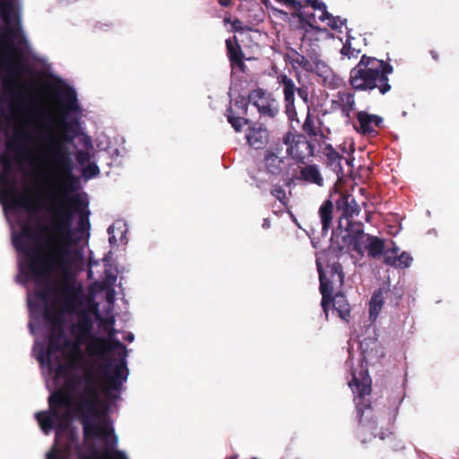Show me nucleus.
Masks as SVG:
<instances>
[{"label": "nucleus", "mask_w": 459, "mask_h": 459, "mask_svg": "<svg viewBox=\"0 0 459 459\" xmlns=\"http://www.w3.org/2000/svg\"><path fill=\"white\" fill-rule=\"evenodd\" d=\"M62 112L56 117L59 131H50L43 138V145L38 152L37 160L60 182L59 194L65 201L59 203L52 210L50 226L39 225L45 234L43 247L56 253L50 262L70 265L71 246L74 243L72 228L74 213L88 207V202L79 195L69 196V192L75 191L78 178L74 175V164L69 151L71 144L79 134V123L68 121L66 117L79 110L77 94L74 88L67 86L57 94ZM46 265L49 261H45Z\"/></svg>", "instance_id": "f257e3e1"}, {"label": "nucleus", "mask_w": 459, "mask_h": 459, "mask_svg": "<svg viewBox=\"0 0 459 459\" xmlns=\"http://www.w3.org/2000/svg\"><path fill=\"white\" fill-rule=\"evenodd\" d=\"M21 38V17L16 0H0V80L3 85V99L14 100L20 94L16 88L17 77L23 72L20 56L11 59L9 49L17 51L11 40Z\"/></svg>", "instance_id": "f03ea898"}, {"label": "nucleus", "mask_w": 459, "mask_h": 459, "mask_svg": "<svg viewBox=\"0 0 459 459\" xmlns=\"http://www.w3.org/2000/svg\"><path fill=\"white\" fill-rule=\"evenodd\" d=\"M93 327V321L90 315L85 311H81L78 314L77 322L71 327V333L79 339H89L86 343L88 354L104 360V362L99 364V369L103 373L104 379L102 390L107 398L116 399L117 396L113 394V391L119 392L128 376L126 362L125 359H122L116 364L111 374L112 361L108 358V355L114 346L108 339L94 335Z\"/></svg>", "instance_id": "7ed1b4c3"}, {"label": "nucleus", "mask_w": 459, "mask_h": 459, "mask_svg": "<svg viewBox=\"0 0 459 459\" xmlns=\"http://www.w3.org/2000/svg\"><path fill=\"white\" fill-rule=\"evenodd\" d=\"M393 73L390 62L362 55L350 72L349 83L354 91L371 92L377 90L385 95L392 90L388 76Z\"/></svg>", "instance_id": "20e7f679"}, {"label": "nucleus", "mask_w": 459, "mask_h": 459, "mask_svg": "<svg viewBox=\"0 0 459 459\" xmlns=\"http://www.w3.org/2000/svg\"><path fill=\"white\" fill-rule=\"evenodd\" d=\"M101 404L102 402H98L82 394L78 395L73 411L80 420L85 440L92 438L108 439V437L114 435L113 428L104 416L108 406L102 411L99 410Z\"/></svg>", "instance_id": "39448f33"}, {"label": "nucleus", "mask_w": 459, "mask_h": 459, "mask_svg": "<svg viewBox=\"0 0 459 459\" xmlns=\"http://www.w3.org/2000/svg\"><path fill=\"white\" fill-rule=\"evenodd\" d=\"M72 404V396L64 390H56L48 397L49 410L48 411H38L35 418L46 434L56 429V441L63 438L64 434L76 431L77 429L72 425V416L66 411L60 413L59 409L68 408Z\"/></svg>", "instance_id": "423d86ee"}, {"label": "nucleus", "mask_w": 459, "mask_h": 459, "mask_svg": "<svg viewBox=\"0 0 459 459\" xmlns=\"http://www.w3.org/2000/svg\"><path fill=\"white\" fill-rule=\"evenodd\" d=\"M349 385L351 388L354 385L356 387L355 392L358 393V395L354 397V403L359 428V437L369 432L373 437H379L381 440H395V436L391 430L385 429V431H383L378 429L379 419L382 420L383 417L376 415L375 409L372 407L369 399L367 398L371 393L370 385L360 383L355 376Z\"/></svg>", "instance_id": "0eeeda50"}, {"label": "nucleus", "mask_w": 459, "mask_h": 459, "mask_svg": "<svg viewBox=\"0 0 459 459\" xmlns=\"http://www.w3.org/2000/svg\"><path fill=\"white\" fill-rule=\"evenodd\" d=\"M41 237L45 238V234L41 232L39 229V232L34 233L33 229L30 225H24L22 230V233L15 235L13 238V243L14 247L18 252L23 253L29 258V262L27 264L28 271L37 279L46 278L53 273L56 267L65 268V265L64 264H58L56 262H49L48 265H46L45 261H50L53 257L56 256V253L48 251L49 254L46 257L40 256L38 253L31 251L26 241V238H40Z\"/></svg>", "instance_id": "6e6552de"}, {"label": "nucleus", "mask_w": 459, "mask_h": 459, "mask_svg": "<svg viewBox=\"0 0 459 459\" xmlns=\"http://www.w3.org/2000/svg\"><path fill=\"white\" fill-rule=\"evenodd\" d=\"M13 170V158L8 153L3 152L0 156V202L6 206L12 199L9 207L13 210L17 208L39 210L40 206L30 195L16 196L15 183L9 178Z\"/></svg>", "instance_id": "1a4fd4ad"}, {"label": "nucleus", "mask_w": 459, "mask_h": 459, "mask_svg": "<svg viewBox=\"0 0 459 459\" xmlns=\"http://www.w3.org/2000/svg\"><path fill=\"white\" fill-rule=\"evenodd\" d=\"M21 76L17 77L16 88L20 91V94L14 99L10 100L3 99V92L0 96V101L5 102L9 106V113L5 117L8 126H13V132L12 135L6 134L5 147L8 151L13 152H22L24 151L25 144L28 140L26 129L22 126L17 117V111L23 110V97L25 94V86L21 83Z\"/></svg>", "instance_id": "9d476101"}, {"label": "nucleus", "mask_w": 459, "mask_h": 459, "mask_svg": "<svg viewBox=\"0 0 459 459\" xmlns=\"http://www.w3.org/2000/svg\"><path fill=\"white\" fill-rule=\"evenodd\" d=\"M319 273L320 293L322 295L321 306L325 316H328L330 309V293H333L335 288H342L344 283V273L342 265L339 262H334L327 265V273L324 272L322 266L317 264Z\"/></svg>", "instance_id": "9b49d317"}, {"label": "nucleus", "mask_w": 459, "mask_h": 459, "mask_svg": "<svg viewBox=\"0 0 459 459\" xmlns=\"http://www.w3.org/2000/svg\"><path fill=\"white\" fill-rule=\"evenodd\" d=\"M281 142L286 145V153L298 164H306L315 156V145L305 135L288 131L282 135Z\"/></svg>", "instance_id": "f8f14e48"}, {"label": "nucleus", "mask_w": 459, "mask_h": 459, "mask_svg": "<svg viewBox=\"0 0 459 459\" xmlns=\"http://www.w3.org/2000/svg\"><path fill=\"white\" fill-rule=\"evenodd\" d=\"M248 101L257 108L261 117L274 118L280 112L278 101L271 92L264 89L251 90L248 93Z\"/></svg>", "instance_id": "ddd939ff"}, {"label": "nucleus", "mask_w": 459, "mask_h": 459, "mask_svg": "<svg viewBox=\"0 0 459 459\" xmlns=\"http://www.w3.org/2000/svg\"><path fill=\"white\" fill-rule=\"evenodd\" d=\"M71 344L65 333L64 327L50 329L48 347L39 354L38 359L41 364L50 365L53 357L57 353L67 349Z\"/></svg>", "instance_id": "4468645a"}, {"label": "nucleus", "mask_w": 459, "mask_h": 459, "mask_svg": "<svg viewBox=\"0 0 459 459\" xmlns=\"http://www.w3.org/2000/svg\"><path fill=\"white\" fill-rule=\"evenodd\" d=\"M249 104L248 97L239 95L226 110L227 120L236 132H240L244 126L250 123V120L246 117Z\"/></svg>", "instance_id": "2eb2a0df"}, {"label": "nucleus", "mask_w": 459, "mask_h": 459, "mask_svg": "<svg viewBox=\"0 0 459 459\" xmlns=\"http://www.w3.org/2000/svg\"><path fill=\"white\" fill-rule=\"evenodd\" d=\"M342 230L347 232L342 238L343 241L351 250L359 255H363L365 246L368 242V237L370 236L364 232L363 224L359 221H348L347 225L343 226Z\"/></svg>", "instance_id": "dca6fc26"}, {"label": "nucleus", "mask_w": 459, "mask_h": 459, "mask_svg": "<svg viewBox=\"0 0 459 459\" xmlns=\"http://www.w3.org/2000/svg\"><path fill=\"white\" fill-rule=\"evenodd\" d=\"M309 73L321 78L322 85L331 90L338 89L342 83V78L335 74L317 53H314L312 71H309Z\"/></svg>", "instance_id": "f3484780"}, {"label": "nucleus", "mask_w": 459, "mask_h": 459, "mask_svg": "<svg viewBox=\"0 0 459 459\" xmlns=\"http://www.w3.org/2000/svg\"><path fill=\"white\" fill-rule=\"evenodd\" d=\"M278 80L282 87L285 114L290 121L299 123L295 106V93L298 87L295 85L294 81L285 74H281Z\"/></svg>", "instance_id": "a211bd4d"}, {"label": "nucleus", "mask_w": 459, "mask_h": 459, "mask_svg": "<svg viewBox=\"0 0 459 459\" xmlns=\"http://www.w3.org/2000/svg\"><path fill=\"white\" fill-rule=\"evenodd\" d=\"M335 205L336 210L342 212L338 223L340 230H342L348 221H352L351 219L354 216H358L360 212V207L352 195L341 193L335 202Z\"/></svg>", "instance_id": "6ab92c4d"}, {"label": "nucleus", "mask_w": 459, "mask_h": 459, "mask_svg": "<svg viewBox=\"0 0 459 459\" xmlns=\"http://www.w3.org/2000/svg\"><path fill=\"white\" fill-rule=\"evenodd\" d=\"M359 127L354 128L363 135L377 136V128L383 127L384 119L378 115L369 114L367 111H359L356 114Z\"/></svg>", "instance_id": "aec40b11"}, {"label": "nucleus", "mask_w": 459, "mask_h": 459, "mask_svg": "<svg viewBox=\"0 0 459 459\" xmlns=\"http://www.w3.org/2000/svg\"><path fill=\"white\" fill-rule=\"evenodd\" d=\"M227 56L229 58L231 68H238L241 72H245L247 67L244 60L245 55L236 36L229 38L225 40Z\"/></svg>", "instance_id": "412c9836"}, {"label": "nucleus", "mask_w": 459, "mask_h": 459, "mask_svg": "<svg viewBox=\"0 0 459 459\" xmlns=\"http://www.w3.org/2000/svg\"><path fill=\"white\" fill-rule=\"evenodd\" d=\"M284 60L291 65L293 70L302 69L309 73V71H312L314 53L305 56L297 49L290 48L284 55Z\"/></svg>", "instance_id": "4be33fe9"}, {"label": "nucleus", "mask_w": 459, "mask_h": 459, "mask_svg": "<svg viewBox=\"0 0 459 459\" xmlns=\"http://www.w3.org/2000/svg\"><path fill=\"white\" fill-rule=\"evenodd\" d=\"M364 360L368 363L377 362L385 356L384 348L376 338H364L360 342Z\"/></svg>", "instance_id": "5701e85b"}, {"label": "nucleus", "mask_w": 459, "mask_h": 459, "mask_svg": "<svg viewBox=\"0 0 459 459\" xmlns=\"http://www.w3.org/2000/svg\"><path fill=\"white\" fill-rule=\"evenodd\" d=\"M246 139L249 146L260 150L269 143V132L264 126L255 124L248 127Z\"/></svg>", "instance_id": "b1692460"}, {"label": "nucleus", "mask_w": 459, "mask_h": 459, "mask_svg": "<svg viewBox=\"0 0 459 459\" xmlns=\"http://www.w3.org/2000/svg\"><path fill=\"white\" fill-rule=\"evenodd\" d=\"M54 446L59 450L60 454L71 457L73 452L80 450L78 431L64 434L63 438L58 441H56V437Z\"/></svg>", "instance_id": "393cba45"}, {"label": "nucleus", "mask_w": 459, "mask_h": 459, "mask_svg": "<svg viewBox=\"0 0 459 459\" xmlns=\"http://www.w3.org/2000/svg\"><path fill=\"white\" fill-rule=\"evenodd\" d=\"M324 123L318 117L311 114L308 109L305 121L301 126L302 131L310 138L319 137L320 139L326 138V135L322 129Z\"/></svg>", "instance_id": "a878e982"}, {"label": "nucleus", "mask_w": 459, "mask_h": 459, "mask_svg": "<svg viewBox=\"0 0 459 459\" xmlns=\"http://www.w3.org/2000/svg\"><path fill=\"white\" fill-rule=\"evenodd\" d=\"M324 154L325 156V166L336 174L338 178L342 176L343 174L342 166L343 156L331 143L325 144Z\"/></svg>", "instance_id": "bb28decb"}, {"label": "nucleus", "mask_w": 459, "mask_h": 459, "mask_svg": "<svg viewBox=\"0 0 459 459\" xmlns=\"http://www.w3.org/2000/svg\"><path fill=\"white\" fill-rule=\"evenodd\" d=\"M330 305H333V308L337 312L340 318L345 322H349L351 317V305L349 304L345 295L339 291L334 296L330 293Z\"/></svg>", "instance_id": "cd10ccee"}, {"label": "nucleus", "mask_w": 459, "mask_h": 459, "mask_svg": "<svg viewBox=\"0 0 459 459\" xmlns=\"http://www.w3.org/2000/svg\"><path fill=\"white\" fill-rule=\"evenodd\" d=\"M304 165V167L300 168L299 176L297 178L308 184H315L322 186L324 185V178L317 165L307 163Z\"/></svg>", "instance_id": "c85d7f7f"}, {"label": "nucleus", "mask_w": 459, "mask_h": 459, "mask_svg": "<svg viewBox=\"0 0 459 459\" xmlns=\"http://www.w3.org/2000/svg\"><path fill=\"white\" fill-rule=\"evenodd\" d=\"M264 161L266 171L271 175L279 176L281 173L284 157H279L273 150H266Z\"/></svg>", "instance_id": "c756f323"}, {"label": "nucleus", "mask_w": 459, "mask_h": 459, "mask_svg": "<svg viewBox=\"0 0 459 459\" xmlns=\"http://www.w3.org/2000/svg\"><path fill=\"white\" fill-rule=\"evenodd\" d=\"M390 292L388 288H379L372 295L369 301V317L375 320L382 310L385 297Z\"/></svg>", "instance_id": "7c9ffc66"}, {"label": "nucleus", "mask_w": 459, "mask_h": 459, "mask_svg": "<svg viewBox=\"0 0 459 459\" xmlns=\"http://www.w3.org/2000/svg\"><path fill=\"white\" fill-rule=\"evenodd\" d=\"M413 261L412 256L407 252H402L398 255H390L389 253H385L384 264L397 269H405L411 266Z\"/></svg>", "instance_id": "2f4dec72"}, {"label": "nucleus", "mask_w": 459, "mask_h": 459, "mask_svg": "<svg viewBox=\"0 0 459 459\" xmlns=\"http://www.w3.org/2000/svg\"><path fill=\"white\" fill-rule=\"evenodd\" d=\"M333 212V204L331 200L327 199L323 203L318 211L323 233H326L332 225Z\"/></svg>", "instance_id": "473e14b6"}, {"label": "nucleus", "mask_w": 459, "mask_h": 459, "mask_svg": "<svg viewBox=\"0 0 459 459\" xmlns=\"http://www.w3.org/2000/svg\"><path fill=\"white\" fill-rule=\"evenodd\" d=\"M52 274V273H50ZM51 275L46 278L37 279L34 276L35 281L38 285L42 284L43 289L36 291V296L44 302H48L50 298L56 293V287L50 283Z\"/></svg>", "instance_id": "72a5a7b5"}, {"label": "nucleus", "mask_w": 459, "mask_h": 459, "mask_svg": "<svg viewBox=\"0 0 459 459\" xmlns=\"http://www.w3.org/2000/svg\"><path fill=\"white\" fill-rule=\"evenodd\" d=\"M340 103V108L342 110V114L347 119L351 118V113L355 108V99L354 94L351 92H338V100Z\"/></svg>", "instance_id": "f704fd0d"}, {"label": "nucleus", "mask_w": 459, "mask_h": 459, "mask_svg": "<svg viewBox=\"0 0 459 459\" xmlns=\"http://www.w3.org/2000/svg\"><path fill=\"white\" fill-rule=\"evenodd\" d=\"M364 249L368 251V256L373 258L385 255V242L382 238L370 235Z\"/></svg>", "instance_id": "c9c22d12"}, {"label": "nucleus", "mask_w": 459, "mask_h": 459, "mask_svg": "<svg viewBox=\"0 0 459 459\" xmlns=\"http://www.w3.org/2000/svg\"><path fill=\"white\" fill-rule=\"evenodd\" d=\"M53 361L51 362L50 368L55 371L56 377H65L74 374V370L78 368V365L74 364L73 360H67V362H61L58 357L56 358V367H52Z\"/></svg>", "instance_id": "e433bc0d"}, {"label": "nucleus", "mask_w": 459, "mask_h": 459, "mask_svg": "<svg viewBox=\"0 0 459 459\" xmlns=\"http://www.w3.org/2000/svg\"><path fill=\"white\" fill-rule=\"evenodd\" d=\"M45 320L50 324V329L64 327L62 315L54 307H46L43 313Z\"/></svg>", "instance_id": "4c0bfd02"}, {"label": "nucleus", "mask_w": 459, "mask_h": 459, "mask_svg": "<svg viewBox=\"0 0 459 459\" xmlns=\"http://www.w3.org/2000/svg\"><path fill=\"white\" fill-rule=\"evenodd\" d=\"M79 218L77 222L76 230L81 234L89 233L91 223H90V211L87 208L81 210L78 212Z\"/></svg>", "instance_id": "58836bf2"}, {"label": "nucleus", "mask_w": 459, "mask_h": 459, "mask_svg": "<svg viewBox=\"0 0 459 459\" xmlns=\"http://www.w3.org/2000/svg\"><path fill=\"white\" fill-rule=\"evenodd\" d=\"M84 341L83 339L77 338V341L71 342L70 346L68 347L69 352H68V360L74 361V364L78 365V361L82 359V351L81 350V343Z\"/></svg>", "instance_id": "ea45409f"}, {"label": "nucleus", "mask_w": 459, "mask_h": 459, "mask_svg": "<svg viewBox=\"0 0 459 459\" xmlns=\"http://www.w3.org/2000/svg\"><path fill=\"white\" fill-rule=\"evenodd\" d=\"M80 385L81 377L74 373L71 376H68L66 378H65L64 388H62L61 390L67 392L72 396L71 393L74 392Z\"/></svg>", "instance_id": "a19ab883"}, {"label": "nucleus", "mask_w": 459, "mask_h": 459, "mask_svg": "<svg viewBox=\"0 0 459 459\" xmlns=\"http://www.w3.org/2000/svg\"><path fill=\"white\" fill-rule=\"evenodd\" d=\"M271 195L275 197L281 204L287 205L288 198L282 186L275 184L271 188Z\"/></svg>", "instance_id": "79ce46f5"}, {"label": "nucleus", "mask_w": 459, "mask_h": 459, "mask_svg": "<svg viewBox=\"0 0 459 459\" xmlns=\"http://www.w3.org/2000/svg\"><path fill=\"white\" fill-rule=\"evenodd\" d=\"M81 394L86 397H91V399L96 400L98 402H102L97 388V385H83V393Z\"/></svg>", "instance_id": "37998d69"}, {"label": "nucleus", "mask_w": 459, "mask_h": 459, "mask_svg": "<svg viewBox=\"0 0 459 459\" xmlns=\"http://www.w3.org/2000/svg\"><path fill=\"white\" fill-rule=\"evenodd\" d=\"M100 169L97 166L96 163H89L83 169H82V176L85 178H92L97 177L100 174Z\"/></svg>", "instance_id": "c03bdc74"}, {"label": "nucleus", "mask_w": 459, "mask_h": 459, "mask_svg": "<svg viewBox=\"0 0 459 459\" xmlns=\"http://www.w3.org/2000/svg\"><path fill=\"white\" fill-rule=\"evenodd\" d=\"M360 53L359 49H356L352 48L348 42H346L342 50L341 54L344 56H347L349 59L351 58H357Z\"/></svg>", "instance_id": "a18cd8bd"}, {"label": "nucleus", "mask_w": 459, "mask_h": 459, "mask_svg": "<svg viewBox=\"0 0 459 459\" xmlns=\"http://www.w3.org/2000/svg\"><path fill=\"white\" fill-rule=\"evenodd\" d=\"M98 459H127L125 453L120 450L105 451Z\"/></svg>", "instance_id": "49530a36"}, {"label": "nucleus", "mask_w": 459, "mask_h": 459, "mask_svg": "<svg viewBox=\"0 0 459 459\" xmlns=\"http://www.w3.org/2000/svg\"><path fill=\"white\" fill-rule=\"evenodd\" d=\"M345 20H342L339 16L332 15L330 20L327 22V25L333 30H340L344 24Z\"/></svg>", "instance_id": "de8ad7c7"}, {"label": "nucleus", "mask_w": 459, "mask_h": 459, "mask_svg": "<svg viewBox=\"0 0 459 459\" xmlns=\"http://www.w3.org/2000/svg\"><path fill=\"white\" fill-rule=\"evenodd\" d=\"M64 297L65 299L69 300L66 303L68 307H70L77 299V295L75 292L68 287L64 289Z\"/></svg>", "instance_id": "09e8293b"}, {"label": "nucleus", "mask_w": 459, "mask_h": 459, "mask_svg": "<svg viewBox=\"0 0 459 459\" xmlns=\"http://www.w3.org/2000/svg\"><path fill=\"white\" fill-rule=\"evenodd\" d=\"M82 379L83 385H98V379L91 370H85Z\"/></svg>", "instance_id": "8fccbe9b"}, {"label": "nucleus", "mask_w": 459, "mask_h": 459, "mask_svg": "<svg viewBox=\"0 0 459 459\" xmlns=\"http://www.w3.org/2000/svg\"><path fill=\"white\" fill-rule=\"evenodd\" d=\"M91 159L89 152L84 150H79L76 152V160L80 165H84Z\"/></svg>", "instance_id": "3c124183"}, {"label": "nucleus", "mask_w": 459, "mask_h": 459, "mask_svg": "<svg viewBox=\"0 0 459 459\" xmlns=\"http://www.w3.org/2000/svg\"><path fill=\"white\" fill-rule=\"evenodd\" d=\"M296 93L304 101V103H308L309 91L307 86L298 87Z\"/></svg>", "instance_id": "603ef678"}, {"label": "nucleus", "mask_w": 459, "mask_h": 459, "mask_svg": "<svg viewBox=\"0 0 459 459\" xmlns=\"http://www.w3.org/2000/svg\"><path fill=\"white\" fill-rule=\"evenodd\" d=\"M70 457H66L65 455L60 454L59 450L53 446L52 449L48 452L47 459H69Z\"/></svg>", "instance_id": "864d4df0"}, {"label": "nucleus", "mask_w": 459, "mask_h": 459, "mask_svg": "<svg viewBox=\"0 0 459 459\" xmlns=\"http://www.w3.org/2000/svg\"><path fill=\"white\" fill-rule=\"evenodd\" d=\"M397 413H398V408L396 406H393L392 408L388 409V412H387L388 423L393 424L395 421Z\"/></svg>", "instance_id": "5fc2aeb1"}, {"label": "nucleus", "mask_w": 459, "mask_h": 459, "mask_svg": "<svg viewBox=\"0 0 459 459\" xmlns=\"http://www.w3.org/2000/svg\"><path fill=\"white\" fill-rule=\"evenodd\" d=\"M232 30L234 32H243L244 28L242 26V22L239 19H235L233 22H231Z\"/></svg>", "instance_id": "6e6d98bb"}, {"label": "nucleus", "mask_w": 459, "mask_h": 459, "mask_svg": "<svg viewBox=\"0 0 459 459\" xmlns=\"http://www.w3.org/2000/svg\"><path fill=\"white\" fill-rule=\"evenodd\" d=\"M278 3L290 6V7H297L299 3L297 0H276Z\"/></svg>", "instance_id": "4d7b16f0"}, {"label": "nucleus", "mask_w": 459, "mask_h": 459, "mask_svg": "<svg viewBox=\"0 0 459 459\" xmlns=\"http://www.w3.org/2000/svg\"><path fill=\"white\" fill-rule=\"evenodd\" d=\"M310 4L315 10L321 11L322 9H326L325 4L323 2H318L317 0L311 1Z\"/></svg>", "instance_id": "13d9d810"}, {"label": "nucleus", "mask_w": 459, "mask_h": 459, "mask_svg": "<svg viewBox=\"0 0 459 459\" xmlns=\"http://www.w3.org/2000/svg\"><path fill=\"white\" fill-rule=\"evenodd\" d=\"M322 12V14L320 15L319 19L322 21V22H328L332 16V14L327 11V8L326 9H322L321 10Z\"/></svg>", "instance_id": "bf43d9fd"}, {"label": "nucleus", "mask_w": 459, "mask_h": 459, "mask_svg": "<svg viewBox=\"0 0 459 459\" xmlns=\"http://www.w3.org/2000/svg\"><path fill=\"white\" fill-rule=\"evenodd\" d=\"M398 251H399V247H396L395 245H394V247L392 248L387 249L386 251H385V253L390 252V255H398Z\"/></svg>", "instance_id": "052dcab7"}, {"label": "nucleus", "mask_w": 459, "mask_h": 459, "mask_svg": "<svg viewBox=\"0 0 459 459\" xmlns=\"http://www.w3.org/2000/svg\"><path fill=\"white\" fill-rule=\"evenodd\" d=\"M218 3L224 7H228L231 4V0H218Z\"/></svg>", "instance_id": "680f3d73"}, {"label": "nucleus", "mask_w": 459, "mask_h": 459, "mask_svg": "<svg viewBox=\"0 0 459 459\" xmlns=\"http://www.w3.org/2000/svg\"><path fill=\"white\" fill-rule=\"evenodd\" d=\"M253 179L255 181L257 187H261L264 183L263 180L258 179L256 177H253Z\"/></svg>", "instance_id": "e2e57ef3"}, {"label": "nucleus", "mask_w": 459, "mask_h": 459, "mask_svg": "<svg viewBox=\"0 0 459 459\" xmlns=\"http://www.w3.org/2000/svg\"><path fill=\"white\" fill-rule=\"evenodd\" d=\"M430 55L434 60L437 61L438 59L437 53L435 50H430Z\"/></svg>", "instance_id": "0e129e2a"}, {"label": "nucleus", "mask_w": 459, "mask_h": 459, "mask_svg": "<svg viewBox=\"0 0 459 459\" xmlns=\"http://www.w3.org/2000/svg\"><path fill=\"white\" fill-rule=\"evenodd\" d=\"M115 346H117V347H121V348H125V346H124V345H123L119 341H117V342H115Z\"/></svg>", "instance_id": "69168bd1"}, {"label": "nucleus", "mask_w": 459, "mask_h": 459, "mask_svg": "<svg viewBox=\"0 0 459 459\" xmlns=\"http://www.w3.org/2000/svg\"><path fill=\"white\" fill-rule=\"evenodd\" d=\"M224 22L225 23L230 22V17L224 18Z\"/></svg>", "instance_id": "338daca9"}, {"label": "nucleus", "mask_w": 459, "mask_h": 459, "mask_svg": "<svg viewBox=\"0 0 459 459\" xmlns=\"http://www.w3.org/2000/svg\"><path fill=\"white\" fill-rule=\"evenodd\" d=\"M292 179H289L288 182L286 183L287 186H290V183H291Z\"/></svg>", "instance_id": "774afa93"}]
</instances>
